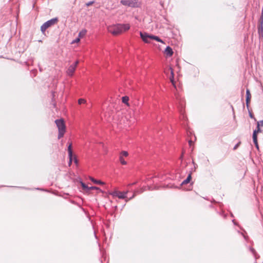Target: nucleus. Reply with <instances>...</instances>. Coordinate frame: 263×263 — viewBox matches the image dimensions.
Returning a JSON list of instances; mask_svg holds the SVG:
<instances>
[{
	"mask_svg": "<svg viewBox=\"0 0 263 263\" xmlns=\"http://www.w3.org/2000/svg\"><path fill=\"white\" fill-rule=\"evenodd\" d=\"M129 28L130 25L128 24H117L108 26V30L111 34L115 35H117L128 30Z\"/></svg>",
	"mask_w": 263,
	"mask_h": 263,
	"instance_id": "1",
	"label": "nucleus"
},
{
	"mask_svg": "<svg viewBox=\"0 0 263 263\" xmlns=\"http://www.w3.org/2000/svg\"><path fill=\"white\" fill-rule=\"evenodd\" d=\"M55 123L58 128V139H59L64 136L66 132V126L63 119L56 120Z\"/></svg>",
	"mask_w": 263,
	"mask_h": 263,
	"instance_id": "2",
	"label": "nucleus"
},
{
	"mask_svg": "<svg viewBox=\"0 0 263 263\" xmlns=\"http://www.w3.org/2000/svg\"><path fill=\"white\" fill-rule=\"evenodd\" d=\"M58 22V20L57 18H52L47 21L41 27L42 32L44 33L47 28L57 24Z\"/></svg>",
	"mask_w": 263,
	"mask_h": 263,
	"instance_id": "3",
	"label": "nucleus"
},
{
	"mask_svg": "<svg viewBox=\"0 0 263 263\" xmlns=\"http://www.w3.org/2000/svg\"><path fill=\"white\" fill-rule=\"evenodd\" d=\"M121 3L123 5L130 7H138L139 6L138 0H121Z\"/></svg>",
	"mask_w": 263,
	"mask_h": 263,
	"instance_id": "4",
	"label": "nucleus"
},
{
	"mask_svg": "<svg viewBox=\"0 0 263 263\" xmlns=\"http://www.w3.org/2000/svg\"><path fill=\"white\" fill-rule=\"evenodd\" d=\"M127 192V191L126 192H121L116 191L112 193H110V194L113 196L118 197L120 199H125L127 197L126 194Z\"/></svg>",
	"mask_w": 263,
	"mask_h": 263,
	"instance_id": "5",
	"label": "nucleus"
},
{
	"mask_svg": "<svg viewBox=\"0 0 263 263\" xmlns=\"http://www.w3.org/2000/svg\"><path fill=\"white\" fill-rule=\"evenodd\" d=\"M140 36L144 42L146 43H149V39H151V35H149L146 33H143L140 32Z\"/></svg>",
	"mask_w": 263,
	"mask_h": 263,
	"instance_id": "6",
	"label": "nucleus"
},
{
	"mask_svg": "<svg viewBox=\"0 0 263 263\" xmlns=\"http://www.w3.org/2000/svg\"><path fill=\"white\" fill-rule=\"evenodd\" d=\"M76 66H73L72 65H70L67 70V74L69 76H72L73 74L76 70Z\"/></svg>",
	"mask_w": 263,
	"mask_h": 263,
	"instance_id": "7",
	"label": "nucleus"
},
{
	"mask_svg": "<svg viewBox=\"0 0 263 263\" xmlns=\"http://www.w3.org/2000/svg\"><path fill=\"white\" fill-rule=\"evenodd\" d=\"M164 53L166 56L171 57L173 55L174 52L170 46H167L164 50Z\"/></svg>",
	"mask_w": 263,
	"mask_h": 263,
	"instance_id": "8",
	"label": "nucleus"
},
{
	"mask_svg": "<svg viewBox=\"0 0 263 263\" xmlns=\"http://www.w3.org/2000/svg\"><path fill=\"white\" fill-rule=\"evenodd\" d=\"M251 99V95L249 89H247L246 91V105L249 106Z\"/></svg>",
	"mask_w": 263,
	"mask_h": 263,
	"instance_id": "9",
	"label": "nucleus"
},
{
	"mask_svg": "<svg viewBox=\"0 0 263 263\" xmlns=\"http://www.w3.org/2000/svg\"><path fill=\"white\" fill-rule=\"evenodd\" d=\"M261 132L260 127L257 125V128L255 129L253 133V138H257V134Z\"/></svg>",
	"mask_w": 263,
	"mask_h": 263,
	"instance_id": "10",
	"label": "nucleus"
},
{
	"mask_svg": "<svg viewBox=\"0 0 263 263\" xmlns=\"http://www.w3.org/2000/svg\"><path fill=\"white\" fill-rule=\"evenodd\" d=\"M170 70L171 71V76L170 78V81L173 84L174 86H175V82H174V73L173 71V69L172 67H170Z\"/></svg>",
	"mask_w": 263,
	"mask_h": 263,
	"instance_id": "11",
	"label": "nucleus"
},
{
	"mask_svg": "<svg viewBox=\"0 0 263 263\" xmlns=\"http://www.w3.org/2000/svg\"><path fill=\"white\" fill-rule=\"evenodd\" d=\"M258 32L259 36L263 38V26L258 25Z\"/></svg>",
	"mask_w": 263,
	"mask_h": 263,
	"instance_id": "12",
	"label": "nucleus"
},
{
	"mask_svg": "<svg viewBox=\"0 0 263 263\" xmlns=\"http://www.w3.org/2000/svg\"><path fill=\"white\" fill-rule=\"evenodd\" d=\"M128 101H129V98L127 96H124L122 98V102L125 103L128 106H129V104L128 103Z\"/></svg>",
	"mask_w": 263,
	"mask_h": 263,
	"instance_id": "13",
	"label": "nucleus"
},
{
	"mask_svg": "<svg viewBox=\"0 0 263 263\" xmlns=\"http://www.w3.org/2000/svg\"><path fill=\"white\" fill-rule=\"evenodd\" d=\"M68 153L69 157H71L72 155V143L71 142L69 143V145L68 146Z\"/></svg>",
	"mask_w": 263,
	"mask_h": 263,
	"instance_id": "14",
	"label": "nucleus"
},
{
	"mask_svg": "<svg viewBox=\"0 0 263 263\" xmlns=\"http://www.w3.org/2000/svg\"><path fill=\"white\" fill-rule=\"evenodd\" d=\"M191 178H192V177H191V174H190L187 178L184 180L181 183L182 185H183V184H186L188 183H189L191 180Z\"/></svg>",
	"mask_w": 263,
	"mask_h": 263,
	"instance_id": "15",
	"label": "nucleus"
},
{
	"mask_svg": "<svg viewBox=\"0 0 263 263\" xmlns=\"http://www.w3.org/2000/svg\"><path fill=\"white\" fill-rule=\"evenodd\" d=\"M87 31L86 29L82 30L79 33L78 37L80 39L83 38L86 34Z\"/></svg>",
	"mask_w": 263,
	"mask_h": 263,
	"instance_id": "16",
	"label": "nucleus"
},
{
	"mask_svg": "<svg viewBox=\"0 0 263 263\" xmlns=\"http://www.w3.org/2000/svg\"><path fill=\"white\" fill-rule=\"evenodd\" d=\"M90 179L91 181H92L93 183L96 184H104V182L101 181V180H97L92 177H90Z\"/></svg>",
	"mask_w": 263,
	"mask_h": 263,
	"instance_id": "17",
	"label": "nucleus"
},
{
	"mask_svg": "<svg viewBox=\"0 0 263 263\" xmlns=\"http://www.w3.org/2000/svg\"><path fill=\"white\" fill-rule=\"evenodd\" d=\"M151 39L155 40L158 42L163 43V42L159 37L154 35H151Z\"/></svg>",
	"mask_w": 263,
	"mask_h": 263,
	"instance_id": "18",
	"label": "nucleus"
},
{
	"mask_svg": "<svg viewBox=\"0 0 263 263\" xmlns=\"http://www.w3.org/2000/svg\"><path fill=\"white\" fill-rule=\"evenodd\" d=\"M81 186L83 189L85 191H88L89 190V188L88 186H87L85 183L81 182Z\"/></svg>",
	"mask_w": 263,
	"mask_h": 263,
	"instance_id": "19",
	"label": "nucleus"
},
{
	"mask_svg": "<svg viewBox=\"0 0 263 263\" xmlns=\"http://www.w3.org/2000/svg\"><path fill=\"white\" fill-rule=\"evenodd\" d=\"M253 142L255 145V147L257 149H259V145L258 144L257 138H253Z\"/></svg>",
	"mask_w": 263,
	"mask_h": 263,
	"instance_id": "20",
	"label": "nucleus"
},
{
	"mask_svg": "<svg viewBox=\"0 0 263 263\" xmlns=\"http://www.w3.org/2000/svg\"><path fill=\"white\" fill-rule=\"evenodd\" d=\"M253 142L255 145V147L257 149H259V145L258 144L257 138H253Z\"/></svg>",
	"mask_w": 263,
	"mask_h": 263,
	"instance_id": "21",
	"label": "nucleus"
},
{
	"mask_svg": "<svg viewBox=\"0 0 263 263\" xmlns=\"http://www.w3.org/2000/svg\"><path fill=\"white\" fill-rule=\"evenodd\" d=\"M128 155V154L127 153V152L126 151H122L121 153H120V157H127Z\"/></svg>",
	"mask_w": 263,
	"mask_h": 263,
	"instance_id": "22",
	"label": "nucleus"
},
{
	"mask_svg": "<svg viewBox=\"0 0 263 263\" xmlns=\"http://www.w3.org/2000/svg\"><path fill=\"white\" fill-rule=\"evenodd\" d=\"M119 160H120V163L122 164V165H126V162L125 161L123 157H119Z\"/></svg>",
	"mask_w": 263,
	"mask_h": 263,
	"instance_id": "23",
	"label": "nucleus"
},
{
	"mask_svg": "<svg viewBox=\"0 0 263 263\" xmlns=\"http://www.w3.org/2000/svg\"><path fill=\"white\" fill-rule=\"evenodd\" d=\"M86 101L84 99H80L78 100V103L79 104H84L86 103Z\"/></svg>",
	"mask_w": 263,
	"mask_h": 263,
	"instance_id": "24",
	"label": "nucleus"
},
{
	"mask_svg": "<svg viewBox=\"0 0 263 263\" xmlns=\"http://www.w3.org/2000/svg\"><path fill=\"white\" fill-rule=\"evenodd\" d=\"M257 125L260 127H263V120L257 122Z\"/></svg>",
	"mask_w": 263,
	"mask_h": 263,
	"instance_id": "25",
	"label": "nucleus"
},
{
	"mask_svg": "<svg viewBox=\"0 0 263 263\" xmlns=\"http://www.w3.org/2000/svg\"><path fill=\"white\" fill-rule=\"evenodd\" d=\"M80 37H78L77 38L76 40H73L72 42V44H73V43H79L80 41Z\"/></svg>",
	"mask_w": 263,
	"mask_h": 263,
	"instance_id": "26",
	"label": "nucleus"
},
{
	"mask_svg": "<svg viewBox=\"0 0 263 263\" xmlns=\"http://www.w3.org/2000/svg\"><path fill=\"white\" fill-rule=\"evenodd\" d=\"M89 190H99V188L98 187H96V186H91V187H89Z\"/></svg>",
	"mask_w": 263,
	"mask_h": 263,
	"instance_id": "27",
	"label": "nucleus"
},
{
	"mask_svg": "<svg viewBox=\"0 0 263 263\" xmlns=\"http://www.w3.org/2000/svg\"><path fill=\"white\" fill-rule=\"evenodd\" d=\"M72 157L73 156L72 155L71 157H69V165H70L71 163H72Z\"/></svg>",
	"mask_w": 263,
	"mask_h": 263,
	"instance_id": "28",
	"label": "nucleus"
},
{
	"mask_svg": "<svg viewBox=\"0 0 263 263\" xmlns=\"http://www.w3.org/2000/svg\"><path fill=\"white\" fill-rule=\"evenodd\" d=\"M240 144V142H239L238 143H237L234 147V149L235 150L237 148V147L239 146V144Z\"/></svg>",
	"mask_w": 263,
	"mask_h": 263,
	"instance_id": "29",
	"label": "nucleus"
},
{
	"mask_svg": "<svg viewBox=\"0 0 263 263\" xmlns=\"http://www.w3.org/2000/svg\"><path fill=\"white\" fill-rule=\"evenodd\" d=\"M74 162L77 164L78 163V160H77V158L75 156L74 157Z\"/></svg>",
	"mask_w": 263,
	"mask_h": 263,
	"instance_id": "30",
	"label": "nucleus"
},
{
	"mask_svg": "<svg viewBox=\"0 0 263 263\" xmlns=\"http://www.w3.org/2000/svg\"><path fill=\"white\" fill-rule=\"evenodd\" d=\"M93 3V2H89L88 3H87L86 5L87 6H89L90 5H91Z\"/></svg>",
	"mask_w": 263,
	"mask_h": 263,
	"instance_id": "31",
	"label": "nucleus"
},
{
	"mask_svg": "<svg viewBox=\"0 0 263 263\" xmlns=\"http://www.w3.org/2000/svg\"><path fill=\"white\" fill-rule=\"evenodd\" d=\"M79 64V61H77L74 64H73L72 65L73 66H76V67H77V65H78Z\"/></svg>",
	"mask_w": 263,
	"mask_h": 263,
	"instance_id": "32",
	"label": "nucleus"
},
{
	"mask_svg": "<svg viewBox=\"0 0 263 263\" xmlns=\"http://www.w3.org/2000/svg\"><path fill=\"white\" fill-rule=\"evenodd\" d=\"M189 143L190 146H191L193 144V142L191 140L189 141Z\"/></svg>",
	"mask_w": 263,
	"mask_h": 263,
	"instance_id": "33",
	"label": "nucleus"
},
{
	"mask_svg": "<svg viewBox=\"0 0 263 263\" xmlns=\"http://www.w3.org/2000/svg\"><path fill=\"white\" fill-rule=\"evenodd\" d=\"M250 117H251V118H253V116H252V115H250Z\"/></svg>",
	"mask_w": 263,
	"mask_h": 263,
	"instance_id": "34",
	"label": "nucleus"
},
{
	"mask_svg": "<svg viewBox=\"0 0 263 263\" xmlns=\"http://www.w3.org/2000/svg\"><path fill=\"white\" fill-rule=\"evenodd\" d=\"M135 183H133V184H131V185L134 184ZM129 185H130V184H129Z\"/></svg>",
	"mask_w": 263,
	"mask_h": 263,
	"instance_id": "35",
	"label": "nucleus"
}]
</instances>
